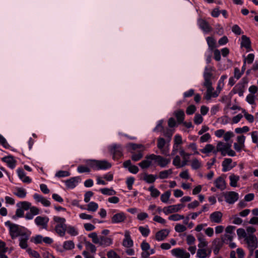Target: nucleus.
I'll return each mask as SVG.
<instances>
[{
    "label": "nucleus",
    "mask_w": 258,
    "mask_h": 258,
    "mask_svg": "<svg viewBox=\"0 0 258 258\" xmlns=\"http://www.w3.org/2000/svg\"><path fill=\"white\" fill-rule=\"evenodd\" d=\"M49 219L46 217L38 216L35 219V222L37 226H42V228L46 229Z\"/></svg>",
    "instance_id": "11"
},
{
    "label": "nucleus",
    "mask_w": 258,
    "mask_h": 258,
    "mask_svg": "<svg viewBox=\"0 0 258 258\" xmlns=\"http://www.w3.org/2000/svg\"><path fill=\"white\" fill-rule=\"evenodd\" d=\"M77 170L80 173L89 172L90 171V169L89 167L83 165L79 166Z\"/></svg>",
    "instance_id": "52"
},
{
    "label": "nucleus",
    "mask_w": 258,
    "mask_h": 258,
    "mask_svg": "<svg viewBox=\"0 0 258 258\" xmlns=\"http://www.w3.org/2000/svg\"><path fill=\"white\" fill-rule=\"evenodd\" d=\"M98 208V204L95 202H92L88 205L87 210L95 212L97 210Z\"/></svg>",
    "instance_id": "43"
},
{
    "label": "nucleus",
    "mask_w": 258,
    "mask_h": 258,
    "mask_svg": "<svg viewBox=\"0 0 258 258\" xmlns=\"http://www.w3.org/2000/svg\"><path fill=\"white\" fill-rule=\"evenodd\" d=\"M5 225L10 228V234L12 239H15L19 236H21L22 232L18 225L11 223L8 221L5 223Z\"/></svg>",
    "instance_id": "2"
},
{
    "label": "nucleus",
    "mask_w": 258,
    "mask_h": 258,
    "mask_svg": "<svg viewBox=\"0 0 258 258\" xmlns=\"http://www.w3.org/2000/svg\"><path fill=\"white\" fill-rule=\"evenodd\" d=\"M101 193L105 195L113 196L116 194V191L112 189L104 188L100 189Z\"/></svg>",
    "instance_id": "34"
},
{
    "label": "nucleus",
    "mask_w": 258,
    "mask_h": 258,
    "mask_svg": "<svg viewBox=\"0 0 258 258\" xmlns=\"http://www.w3.org/2000/svg\"><path fill=\"white\" fill-rule=\"evenodd\" d=\"M249 130V127L248 126H245L242 128H240V127L236 128L235 129V132L237 134H241L242 133H246V132H248Z\"/></svg>",
    "instance_id": "58"
},
{
    "label": "nucleus",
    "mask_w": 258,
    "mask_h": 258,
    "mask_svg": "<svg viewBox=\"0 0 258 258\" xmlns=\"http://www.w3.org/2000/svg\"><path fill=\"white\" fill-rule=\"evenodd\" d=\"M2 161L6 162L11 168L13 169L16 166V161L14 159L12 156L3 157Z\"/></svg>",
    "instance_id": "18"
},
{
    "label": "nucleus",
    "mask_w": 258,
    "mask_h": 258,
    "mask_svg": "<svg viewBox=\"0 0 258 258\" xmlns=\"http://www.w3.org/2000/svg\"><path fill=\"white\" fill-rule=\"evenodd\" d=\"M100 242L99 244L101 246H109L112 243V240L109 237L100 236L99 237Z\"/></svg>",
    "instance_id": "23"
},
{
    "label": "nucleus",
    "mask_w": 258,
    "mask_h": 258,
    "mask_svg": "<svg viewBox=\"0 0 258 258\" xmlns=\"http://www.w3.org/2000/svg\"><path fill=\"white\" fill-rule=\"evenodd\" d=\"M244 86L243 84L238 83L233 89V92L234 94L238 93L240 96L243 95L244 90Z\"/></svg>",
    "instance_id": "27"
},
{
    "label": "nucleus",
    "mask_w": 258,
    "mask_h": 258,
    "mask_svg": "<svg viewBox=\"0 0 258 258\" xmlns=\"http://www.w3.org/2000/svg\"><path fill=\"white\" fill-rule=\"evenodd\" d=\"M143 157V154L141 152H139L138 154H133L132 156V159L134 161L140 160Z\"/></svg>",
    "instance_id": "60"
},
{
    "label": "nucleus",
    "mask_w": 258,
    "mask_h": 258,
    "mask_svg": "<svg viewBox=\"0 0 258 258\" xmlns=\"http://www.w3.org/2000/svg\"><path fill=\"white\" fill-rule=\"evenodd\" d=\"M134 181L135 178L133 177H130L127 179L126 182L128 189L131 190L132 189V186Z\"/></svg>",
    "instance_id": "57"
},
{
    "label": "nucleus",
    "mask_w": 258,
    "mask_h": 258,
    "mask_svg": "<svg viewBox=\"0 0 258 258\" xmlns=\"http://www.w3.org/2000/svg\"><path fill=\"white\" fill-rule=\"evenodd\" d=\"M197 237L200 242L198 244V247L199 248H204L208 245V242L206 240L204 236L201 233L199 234Z\"/></svg>",
    "instance_id": "28"
},
{
    "label": "nucleus",
    "mask_w": 258,
    "mask_h": 258,
    "mask_svg": "<svg viewBox=\"0 0 258 258\" xmlns=\"http://www.w3.org/2000/svg\"><path fill=\"white\" fill-rule=\"evenodd\" d=\"M156 177V175L145 173L143 180H145L147 183H152L155 182Z\"/></svg>",
    "instance_id": "30"
},
{
    "label": "nucleus",
    "mask_w": 258,
    "mask_h": 258,
    "mask_svg": "<svg viewBox=\"0 0 258 258\" xmlns=\"http://www.w3.org/2000/svg\"><path fill=\"white\" fill-rule=\"evenodd\" d=\"M134 244L133 241L130 236V232L126 230L124 232V238L122 241V245L125 247H131Z\"/></svg>",
    "instance_id": "12"
},
{
    "label": "nucleus",
    "mask_w": 258,
    "mask_h": 258,
    "mask_svg": "<svg viewBox=\"0 0 258 258\" xmlns=\"http://www.w3.org/2000/svg\"><path fill=\"white\" fill-rule=\"evenodd\" d=\"M196 239L194 236L188 235L186 237V242L188 245H191L195 243Z\"/></svg>",
    "instance_id": "61"
},
{
    "label": "nucleus",
    "mask_w": 258,
    "mask_h": 258,
    "mask_svg": "<svg viewBox=\"0 0 258 258\" xmlns=\"http://www.w3.org/2000/svg\"><path fill=\"white\" fill-rule=\"evenodd\" d=\"M241 46L244 47L246 49L251 50V41L249 37L246 35L241 36Z\"/></svg>",
    "instance_id": "20"
},
{
    "label": "nucleus",
    "mask_w": 258,
    "mask_h": 258,
    "mask_svg": "<svg viewBox=\"0 0 258 258\" xmlns=\"http://www.w3.org/2000/svg\"><path fill=\"white\" fill-rule=\"evenodd\" d=\"M231 146V144L229 143H224L222 142H219L217 145V151L221 152V155L224 156L226 155V151Z\"/></svg>",
    "instance_id": "13"
},
{
    "label": "nucleus",
    "mask_w": 258,
    "mask_h": 258,
    "mask_svg": "<svg viewBox=\"0 0 258 258\" xmlns=\"http://www.w3.org/2000/svg\"><path fill=\"white\" fill-rule=\"evenodd\" d=\"M126 219L125 214L123 212L118 213L114 214L111 218L112 223H119L123 222Z\"/></svg>",
    "instance_id": "10"
},
{
    "label": "nucleus",
    "mask_w": 258,
    "mask_h": 258,
    "mask_svg": "<svg viewBox=\"0 0 258 258\" xmlns=\"http://www.w3.org/2000/svg\"><path fill=\"white\" fill-rule=\"evenodd\" d=\"M232 161V159L230 158H226L224 159L222 162V170L223 172H226L232 168L233 167L230 165Z\"/></svg>",
    "instance_id": "25"
},
{
    "label": "nucleus",
    "mask_w": 258,
    "mask_h": 258,
    "mask_svg": "<svg viewBox=\"0 0 258 258\" xmlns=\"http://www.w3.org/2000/svg\"><path fill=\"white\" fill-rule=\"evenodd\" d=\"M197 256L199 258H206L207 257V249L199 248L197 250Z\"/></svg>",
    "instance_id": "33"
},
{
    "label": "nucleus",
    "mask_w": 258,
    "mask_h": 258,
    "mask_svg": "<svg viewBox=\"0 0 258 258\" xmlns=\"http://www.w3.org/2000/svg\"><path fill=\"white\" fill-rule=\"evenodd\" d=\"M214 183L216 187L219 189H220L221 190H224L226 188L225 181L221 176L218 177L215 180Z\"/></svg>",
    "instance_id": "17"
},
{
    "label": "nucleus",
    "mask_w": 258,
    "mask_h": 258,
    "mask_svg": "<svg viewBox=\"0 0 258 258\" xmlns=\"http://www.w3.org/2000/svg\"><path fill=\"white\" fill-rule=\"evenodd\" d=\"M89 237L92 238V242L95 244H99L100 242L99 237L96 232H93L88 235Z\"/></svg>",
    "instance_id": "41"
},
{
    "label": "nucleus",
    "mask_w": 258,
    "mask_h": 258,
    "mask_svg": "<svg viewBox=\"0 0 258 258\" xmlns=\"http://www.w3.org/2000/svg\"><path fill=\"white\" fill-rule=\"evenodd\" d=\"M21 206V208L23 210H28L31 207V204L28 202H21L17 204V206L20 207Z\"/></svg>",
    "instance_id": "39"
},
{
    "label": "nucleus",
    "mask_w": 258,
    "mask_h": 258,
    "mask_svg": "<svg viewBox=\"0 0 258 258\" xmlns=\"http://www.w3.org/2000/svg\"><path fill=\"white\" fill-rule=\"evenodd\" d=\"M17 172L19 178L23 182L30 183L31 182V179L29 177L26 176L25 173L22 169H18Z\"/></svg>",
    "instance_id": "21"
},
{
    "label": "nucleus",
    "mask_w": 258,
    "mask_h": 258,
    "mask_svg": "<svg viewBox=\"0 0 258 258\" xmlns=\"http://www.w3.org/2000/svg\"><path fill=\"white\" fill-rule=\"evenodd\" d=\"M212 70V68H205V72L204 73V82L203 83V86L207 88L206 92L211 93H212L214 89L212 87V82L211 80L215 78L213 74L211 72Z\"/></svg>",
    "instance_id": "1"
},
{
    "label": "nucleus",
    "mask_w": 258,
    "mask_h": 258,
    "mask_svg": "<svg viewBox=\"0 0 258 258\" xmlns=\"http://www.w3.org/2000/svg\"><path fill=\"white\" fill-rule=\"evenodd\" d=\"M70 175V173L67 171L59 170L55 174V176L57 177H67Z\"/></svg>",
    "instance_id": "47"
},
{
    "label": "nucleus",
    "mask_w": 258,
    "mask_h": 258,
    "mask_svg": "<svg viewBox=\"0 0 258 258\" xmlns=\"http://www.w3.org/2000/svg\"><path fill=\"white\" fill-rule=\"evenodd\" d=\"M173 164L177 168L182 167L180 164V158L179 156H176L173 160Z\"/></svg>",
    "instance_id": "53"
},
{
    "label": "nucleus",
    "mask_w": 258,
    "mask_h": 258,
    "mask_svg": "<svg viewBox=\"0 0 258 258\" xmlns=\"http://www.w3.org/2000/svg\"><path fill=\"white\" fill-rule=\"evenodd\" d=\"M149 190L151 192V196L154 198H157L160 195V191L154 186H151L149 188Z\"/></svg>",
    "instance_id": "42"
},
{
    "label": "nucleus",
    "mask_w": 258,
    "mask_h": 258,
    "mask_svg": "<svg viewBox=\"0 0 258 258\" xmlns=\"http://www.w3.org/2000/svg\"><path fill=\"white\" fill-rule=\"evenodd\" d=\"M184 217L183 215H181L178 214H173L170 216L168 218L169 220L172 221H178L180 219H184Z\"/></svg>",
    "instance_id": "48"
},
{
    "label": "nucleus",
    "mask_w": 258,
    "mask_h": 258,
    "mask_svg": "<svg viewBox=\"0 0 258 258\" xmlns=\"http://www.w3.org/2000/svg\"><path fill=\"white\" fill-rule=\"evenodd\" d=\"M151 159L144 160L139 164V165L143 169L147 168L151 165Z\"/></svg>",
    "instance_id": "36"
},
{
    "label": "nucleus",
    "mask_w": 258,
    "mask_h": 258,
    "mask_svg": "<svg viewBox=\"0 0 258 258\" xmlns=\"http://www.w3.org/2000/svg\"><path fill=\"white\" fill-rule=\"evenodd\" d=\"M224 198L227 203L232 204L238 199V194L235 191H228L224 194Z\"/></svg>",
    "instance_id": "7"
},
{
    "label": "nucleus",
    "mask_w": 258,
    "mask_h": 258,
    "mask_svg": "<svg viewBox=\"0 0 258 258\" xmlns=\"http://www.w3.org/2000/svg\"><path fill=\"white\" fill-rule=\"evenodd\" d=\"M56 233L60 236H63L67 230L66 224H57L55 228Z\"/></svg>",
    "instance_id": "24"
},
{
    "label": "nucleus",
    "mask_w": 258,
    "mask_h": 258,
    "mask_svg": "<svg viewBox=\"0 0 258 258\" xmlns=\"http://www.w3.org/2000/svg\"><path fill=\"white\" fill-rule=\"evenodd\" d=\"M141 247L143 251H147L150 249V246L149 244L144 240L142 242Z\"/></svg>",
    "instance_id": "59"
},
{
    "label": "nucleus",
    "mask_w": 258,
    "mask_h": 258,
    "mask_svg": "<svg viewBox=\"0 0 258 258\" xmlns=\"http://www.w3.org/2000/svg\"><path fill=\"white\" fill-rule=\"evenodd\" d=\"M146 158L155 160L157 162L158 165L161 167H166L170 162V159L165 158L160 155H156L153 154L147 155Z\"/></svg>",
    "instance_id": "4"
},
{
    "label": "nucleus",
    "mask_w": 258,
    "mask_h": 258,
    "mask_svg": "<svg viewBox=\"0 0 258 258\" xmlns=\"http://www.w3.org/2000/svg\"><path fill=\"white\" fill-rule=\"evenodd\" d=\"M170 231L168 229H162L155 234V239L157 241H162L164 240L168 235Z\"/></svg>",
    "instance_id": "15"
},
{
    "label": "nucleus",
    "mask_w": 258,
    "mask_h": 258,
    "mask_svg": "<svg viewBox=\"0 0 258 258\" xmlns=\"http://www.w3.org/2000/svg\"><path fill=\"white\" fill-rule=\"evenodd\" d=\"M172 254L178 258H189L190 254L187 252L184 249L177 248L173 249L171 250Z\"/></svg>",
    "instance_id": "8"
},
{
    "label": "nucleus",
    "mask_w": 258,
    "mask_h": 258,
    "mask_svg": "<svg viewBox=\"0 0 258 258\" xmlns=\"http://www.w3.org/2000/svg\"><path fill=\"white\" fill-rule=\"evenodd\" d=\"M109 150L112 155L113 159H118L123 156L122 146L119 144H113L110 146Z\"/></svg>",
    "instance_id": "5"
},
{
    "label": "nucleus",
    "mask_w": 258,
    "mask_h": 258,
    "mask_svg": "<svg viewBox=\"0 0 258 258\" xmlns=\"http://www.w3.org/2000/svg\"><path fill=\"white\" fill-rule=\"evenodd\" d=\"M79 180V177H72L70 179H68L66 181V185L68 188H73L76 187Z\"/></svg>",
    "instance_id": "19"
},
{
    "label": "nucleus",
    "mask_w": 258,
    "mask_h": 258,
    "mask_svg": "<svg viewBox=\"0 0 258 258\" xmlns=\"http://www.w3.org/2000/svg\"><path fill=\"white\" fill-rule=\"evenodd\" d=\"M86 163L94 170H98V160H89L86 161Z\"/></svg>",
    "instance_id": "35"
},
{
    "label": "nucleus",
    "mask_w": 258,
    "mask_h": 258,
    "mask_svg": "<svg viewBox=\"0 0 258 258\" xmlns=\"http://www.w3.org/2000/svg\"><path fill=\"white\" fill-rule=\"evenodd\" d=\"M67 232L72 236H76L78 234V231L74 227L69 226L67 229Z\"/></svg>",
    "instance_id": "56"
},
{
    "label": "nucleus",
    "mask_w": 258,
    "mask_h": 258,
    "mask_svg": "<svg viewBox=\"0 0 258 258\" xmlns=\"http://www.w3.org/2000/svg\"><path fill=\"white\" fill-rule=\"evenodd\" d=\"M184 207L183 204H177L164 207L163 209L164 213L167 215L172 213L177 212Z\"/></svg>",
    "instance_id": "9"
},
{
    "label": "nucleus",
    "mask_w": 258,
    "mask_h": 258,
    "mask_svg": "<svg viewBox=\"0 0 258 258\" xmlns=\"http://www.w3.org/2000/svg\"><path fill=\"white\" fill-rule=\"evenodd\" d=\"M29 239V235L25 232H23L20 239V246L22 248L25 249L28 246L27 240Z\"/></svg>",
    "instance_id": "22"
},
{
    "label": "nucleus",
    "mask_w": 258,
    "mask_h": 258,
    "mask_svg": "<svg viewBox=\"0 0 258 258\" xmlns=\"http://www.w3.org/2000/svg\"><path fill=\"white\" fill-rule=\"evenodd\" d=\"M237 234L239 237H243L245 238L248 235H246V233L244 230V229L242 228H239L237 230Z\"/></svg>",
    "instance_id": "54"
},
{
    "label": "nucleus",
    "mask_w": 258,
    "mask_h": 258,
    "mask_svg": "<svg viewBox=\"0 0 258 258\" xmlns=\"http://www.w3.org/2000/svg\"><path fill=\"white\" fill-rule=\"evenodd\" d=\"M139 230L142 234V235L145 237L148 236L150 233V230L149 228L144 227L142 226H140L139 228Z\"/></svg>",
    "instance_id": "50"
},
{
    "label": "nucleus",
    "mask_w": 258,
    "mask_h": 258,
    "mask_svg": "<svg viewBox=\"0 0 258 258\" xmlns=\"http://www.w3.org/2000/svg\"><path fill=\"white\" fill-rule=\"evenodd\" d=\"M175 230L177 232H182L186 230V228L185 226L178 224L175 226Z\"/></svg>",
    "instance_id": "55"
},
{
    "label": "nucleus",
    "mask_w": 258,
    "mask_h": 258,
    "mask_svg": "<svg viewBox=\"0 0 258 258\" xmlns=\"http://www.w3.org/2000/svg\"><path fill=\"white\" fill-rule=\"evenodd\" d=\"M24 210L21 208L17 209L16 214L12 217L13 219H16L17 218L22 217L24 216Z\"/></svg>",
    "instance_id": "49"
},
{
    "label": "nucleus",
    "mask_w": 258,
    "mask_h": 258,
    "mask_svg": "<svg viewBox=\"0 0 258 258\" xmlns=\"http://www.w3.org/2000/svg\"><path fill=\"white\" fill-rule=\"evenodd\" d=\"M14 194L19 198H23L26 197V192L23 188H18L17 189V192H15Z\"/></svg>",
    "instance_id": "40"
},
{
    "label": "nucleus",
    "mask_w": 258,
    "mask_h": 258,
    "mask_svg": "<svg viewBox=\"0 0 258 258\" xmlns=\"http://www.w3.org/2000/svg\"><path fill=\"white\" fill-rule=\"evenodd\" d=\"M165 140L164 138H159L157 140V147L159 149H162L165 146Z\"/></svg>",
    "instance_id": "51"
},
{
    "label": "nucleus",
    "mask_w": 258,
    "mask_h": 258,
    "mask_svg": "<svg viewBox=\"0 0 258 258\" xmlns=\"http://www.w3.org/2000/svg\"><path fill=\"white\" fill-rule=\"evenodd\" d=\"M171 195L170 190H167L161 196V200L163 203H167Z\"/></svg>",
    "instance_id": "38"
},
{
    "label": "nucleus",
    "mask_w": 258,
    "mask_h": 258,
    "mask_svg": "<svg viewBox=\"0 0 258 258\" xmlns=\"http://www.w3.org/2000/svg\"><path fill=\"white\" fill-rule=\"evenodd\" d=\"M63 247L65 249H72L74 248L75 245L73 241L69 240L64 242Z\"/></svg>",
    "instance_id": "44"
},
{
    "label": "nucleus",
    "mask_w": 258,
    "mask_h": 258,
    "mask_svg": "<svg viewBox=\"0 0 258 258\" xmlns=\"http://www.w3.org/2000/svg\"><path fill=\"white\" fill-rule=\"evenodd\" d=\"M229 179L230 186L232 187L237 186V182L239 179V177L233 174L229 176Z\"/></svg>",
    "instance_id": "31"
},
{
    "label": "nucleus",
    "mask_w": 258,
    "mask_h": 258,
    "mask_svg": "<svg viewBox=\"0 0 258 258\" xmlns=\"http://www.w3.org/2000/svg\"><path fill=\"white\" fill-rule=\"evenodd\" d=\"M86 247L87 249L90 250L92 253H95L96 250V246L89 241L85 242Z\"/></svg>",
    "instance_id": "45"
},
{
    "label": "nucleus",
    "mask_w": 258,
    "mask_h": 258,
    "mask_svg": "<svg viewBox=\"0 0 258 258\" xmlns=\"http://www.w3.org/2000/svg\"><path fill=\"white\" fill-rule=\"evenodd\" d=\"M108 258H120V257L114 251L110 250L107 253Z\"/></svg>",
    "instance_id": "62"
},
{
    "label": "nucleus",
    "mask_w": 258,
    "mask_h": 258,
    "mask_svg": "<svg viewBox=\"0 0 258 258\" xmlns=\"http://www.w3.org/2000/svg\"><path fill=\"white\" fill-rule=\"evenodd\" d=\"M207 41L210 49L213 50L216 47V40L212 37H208Z\"/></svg>",
    "instance_id": "32"
},
{
    "label": "nucleus",
    "mask_w": 258,
    "mask_h": 258,
    "mask_svg": "<svg viewBox=\"0 0 258 258\" xmlns=\"http://www.w3.org/2000/svg\"><path fill=\"white\" fill-rule=\"evenodd\" d=\"M225 239L223 237L221 238H216L213 240L212 242L211 248L213 250V252L215 255H217L221 248L223 247L225 242Z\"/></svg>",
    "instance_id": "6"
},
{
    "label": "nucleus",
    "mask_w": 258,
    "mask_h": 258,
    "mask_svg": "<svg viewBox=\"0 0 258 258\" xmlns=\"http://www.w3.org/2000/svg\"><path fill=\"white\" fill-rule=\"evenodd\" d=\"M203 120V118L201 114H197L195 116L194 118V122L197 124H201Z\"/></svg>",
    "instance_id": "63"
},
{
    "label": "nucleus",
    "mask_w": 258,
    "mask_h": 258,
    "mask_svg": "<svg viewBox=\"0 0 258 258\" xmlns=\"http://www.w3.org/2000/svg\"><path fill=\"white\" fill-rule=\"evenodd\" d=\"M98 170H104L111 167V164L105 160H98Z\"/></svg>",
    "instance_id": "26"
},
{
    "label": "nucleus",
    "mask_w": 258,
    "mask_h": 258,
    "mask_svg": "<svg viewBox=\"0 0 258 258\" xmlns=\"http://www.w3.org/2000/svg\"><path fill=\"white\" fill-rule=\"evenodd\" d=\"M172 173V169L160 171L159 173V178L161 179L167 178Z\"/></svg>",
    "instance_id": "29"
},
{
    "label": "nucleus",
    "mask_w": 258,
    "mask_h": 258,
    "mask_svg": "<svg viewBox=\"0 0 258 258\" xmlns=\"http://www.w3.org/2000/svg\"><path fill=\"white\" fill-rule=\"evenodd\" d=\"M223 214L220 211L214 212L210 216V219L212 222L220 223L222 222Z\"/></svg>",
    "instance_id": "14"
},
{
    "label": "nucleus",
    "mask_w": 258,
    "mask_h": 258,
    "mask_svg": "<svg viewBox=\"0 0 258 258\" xmlns=\"http://www.w3.org/2000/svg\"><path fill=\"white\" fill-rule=\"evenodd\" d=\"M214 149V146L211 144H207L205 146V148L201 150V152L204 154L209 153L213 151Z\"/></svg>",
    "instance_id": "37"
},
{
    "label": "nucleus",
    "mask_w": 258,
    "mask_h": 258,
    "mask_svg": "<svg viewBox=\"0 0 258 258\" xmlns=\"http://www.w3.org/2000/svg\"><path fill=\"white\" fill-rule=\"evenodd\" d=\"M244 240L247 244V247L250 254H252L253 250L257 247V240L256 237L253 234H249L245 237Z\"/></svg>",
    "instance_id": "3"
},
{
    "label": "nucleus",
    "mask_w": 258,
    "mask_h": 258,
    "mask_svg": "<svg viewBox=\"0 0 258 258\" xmlns=\"http://www.w3.org/2000/svg\"><path fill=\"white\" fill-rule=\"evenodd\" d=\"M200 27L206 33H209L212 30V28L209 23L205 20L200 19Z\"/></svg>",
    "instance_id": "16"
},
{
    "label": "nucleus",
    "mask_w": 258,
    "mask_h": 258,
    "mask_svg": "<svg viewBox=\"0 0 258 258\" xmlns=\"http://www.w3.org/2000/svg\"><path fill=\"white\" fill-rule=\"evenodd\" d=\"M232 31L236 35H240L241 34V29L237 25H234L232 27Z\"/></svg>",
    "instance_id": "64"
},
{
    "label": "nucleus",
    "mask_w": 258,
    "mask_h": 258,
    "mask_svg": "<svg viewBox=\"0 0 258 258\" xmlns=\"http://www.w3.org/2000/svg\"><path fill=\"white\" fill-rule=\"evenodd\" d=\"M191 166L192 169L197 170L201 167L202 164L196 158L192 160Z\"/></svg>",
    "instance_id": "46"
}]
</instances>
